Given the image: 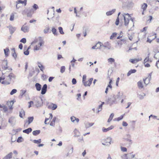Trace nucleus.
Here are the masks:
<instances>
[{"instance_id":"338daca9","label":"nucleus","mask_w":159,"mask_h":159,"mask_svg":"<svg viewBox=\"0 0 159 159\" xmlns=\"http://www.w3.org/2000/svg\"><path fill=\"white\" fill-rule=\"evenodd\" d=\"M122 125L124 126H127L128 125V124L126 122L123 121L122 122Z\"/></svg>"},{"instance_id":"39448f33","label":"nucleus","mask_w":159,"mask_h":159,"mask_svg":"<svg viewBox=\"0 0 159 159\" xmlns=\"http://www.w3.org/2000/svg\"><path fill=\"white\" fill-rule=\"evenodd\" d=\"M16 120L15 117L11 116L8 120V122L10 124L11 126H13L16 124Z\"/></svg>"},{"instance_id":"09e8293b","label":"nucleus","mask_w":159,"mask_h":159,"mask_svg":"<svg viewBox=\"0 0 159 159\" xmlns=\"http://www.w3.org/2000/svg\"><path fill=\"white\" fill-rule=\"evenodd\" d=\"M26 90H21L20 91V95L21 96H23V95L26 92Z\"/></svg>"},{"instance_id":"ddd939ff","label":"nucleus","mask_w":159,"mask_h":159,"mask_svg":"<svg viewBox=\"0 0 159 159\" xmlns=\"http://www.w3.org/2000/svg\"><path fill=\"white\" fill-rule=\"evenodd\" d=\"M6 79L8 81H11L12 78H15V76L12 73H10L7 76H6Z\"/></svg>"},{"instance_id":"0e129e2a","label":"nucleus","mask_w":159,"mask_h":159,"mask_svg":"<svg viewBox=\"0 0 159 159\" xmlns=\"http://www.w3.org/2000/svg\"><path fill=\"white\" fill-rule=\"evenodd\" d=\"M29 105L28 106L29 108H30L31 106V105L34 104V102L33 101H30V102H28Z\"/></svg>"},{"instance_id":"4be33fe9","label":"nucleus","mask_w":159,"mask_h":159,"mask_svg":"<svg viewBox=\"0 0 159 159\" xmlns=\"http://www.w3.org/2000/svg\"><path fill=\"white\" fill-rule=\"evenodd\" d=\"M32 131V129L31 128H29L27 129L23 130V132L24 133H25L27 134H29Z\"/></svg>"},{"instance_id":"603ef678","label":"nucleus","mask_w":159,"mask_h":159,"mask_svg":"<svg viewBox=\"0 0 159 159\" xmlns=\"http://www.w3.org/2000/svg\"><path fill=\"white\" fill-rule=\"evenodd\" d=\"M149 53L148 55V57L144 60V64L148 61L149 60Z\"/></svg>"},{"instance_id":"5fc2aeb1","label":"nucleus","mask_w":159,"mask_h":159,"mask_svg":"<svg viewBox=\"0 0 159 159\" xmlns=\"http://www.w3.org/2000/svg\"><path fill=\"white\" fill-rule=\"evenodd\" d=\"M126 141H127L129 143V145H131L132 144V141L130 139H125Z\"/></svg>"},{"instance_id":"a878e982","label":"nucleus","mask_w":159,"mask_h":159,"mask_svg":"<svg viewBox=\"0 0 159 159\" xmlns=\"http://www.w3.org/2000/svg\"><path fill=\"white\" fill-rule=\"evenodd\" d=\"M154 52L155 54L154 57L156 59H157L158 58H159V51H154Z\"/></svg>"},{"instance_id":"6e6d98bb","label":"nucleus","mask_w":159,"mask_h":159,"mask_svg":"<svg viewBox=\"0 0 159 159\" xmlns=\"http://www.w3.org/2000/svg\"><path fill=\"white\" fill-rule=\"evenodd\" d=\"M119 20L120 19L119 17H117L115 22V24L116 25H119Z\"/></svg>"},{"instance_id":"7c9ffc66","label":"nucleus","mask_w":159,"mask_h":159,"mask_svg":"<svg viewBox=\"0 0 159 159\" xmlns=\"http://www.w3.org/2000/svg\"><path fill=\"white\" fill-rule=\"evenodd\" d=\"M33 8L32 10L33 11H36L37 9L39 8V7L36 4H34L32 6Z\"/></svg>"},{"instance_id":"412c9836","label":"nucleus","mask_w":159,"mask_h":159,"mask_svg":"<svg viewBox=\"0 0 159 159\" xmlns=\"http://www.w3.org/2000/svg\"><path fill=\"white\" fill-rule=\"evenodd\" d=\"M12 153L11 152L5 156L3 159H10L12 157Z\"/></svg>"},{"instance_id":"bf43d9fd","label":"nucleus","mask_w":159,"mask_h":159,"mask_svg":"<svg viewBox=\"0 0 159 159\" xmlns=\"http://www.w3.org/2000/svg\"><path fill=\"white\" fill-rule=\"evenodd\" d=\"M72 82L73 84H76L77 83L76 79L75 78H73L72 79Z\"/></svg>"},{"instance_id":"ea45409f","label":"nucleus","mask_w":159,"mask_h":159,"mask_svg":"<svg viewBox=\"0 0 159 159\" xmlns=\"http://www.w3.org/2000/svg\"><path fill=\"white\" fill-rule=\"evenodd\" d=\"M134 35V33H132L131 34H128V38L130 40H132Z\"/></svg>"},{"instance_id":"58836bf2","label":"nucleus","mask_w":159,"mask_h":159,"mask_svg":"<svg viewBox=\"0 0 159 159\" xmlns=\"http://www.w3.org/2000/svg\"><path fill=\"white\" fill-rule=\"evenodd\" d=\"M117 34V33H113L111 36L110 37V39H112L116 37Z\"/></svg>"},{"instance_id":"a18cd8bd","label":"nucleus","mask_w":159,"mask_h":159,"mask_svg":"<svg viewBox=\"0 0 159 159\" xmlns=\"http://www.w3.org/2000/svg\"><path fill=\"white\" fill-rule=\"evenodd\" d=\"M98 43H100V44H98V45H99V47L98 46L97 48V49H101V47H103L104 44H103L102 43L100 42H98Z\"/></svg>"},{"instance_id":"0eeeda50","label":"nucleus","mask_w":159,"mask_h":159,"mask_svg":"<svg viewBox=\"0 0 159 159\" xmlns=\"http://www.w3.org/2000/svg\"><path fill=\"white\" fill-rule=\"evenodd\" d=\"M111 139V137H109L104 140V143H102V144L105 145H108L110 144Z\"/></svg>"},{"instance_id":"c756f323","label":"nucleus","mask_w":159,"mask_h":159,"mask_svg":"<svg viewBox=\"0 0 159 159\" xmlns=\"http://www.w3.org/2000/svg\"><path fill=\"white\" fill-rule=\"evenodd\" d=\"M25 115V112L24 110L23 109L21 110L20 111L19 116L21 118H23V116Z\"/></svg>"},{"instance_id":"a211bd4d","label":"nucleus","mask_w":159,"mask_h":159,"mask_svg":"<svg viewBox=\"0 0 159 159\" xmlns=\"http://www.w3.org/2000/svg\"><path fill=\"white\" fill-rule=\"evenodd\" d=\"M116 9H113L111 11L107 12L106 13V14L107 16H109L112 15L116 11Z\"/></svg>"},{"instance_id":"20e7f679","label":"nucleus","mask_w":159,"mask_h":159,"mask_svg":"<svg viewBox=\"0 0 159 159\" xmlns=\"http://www.w3.org/2000/svg\"><path fill=\"white\" fill-rule=\"evenodd\" d=\"M44 42L43 39H39V42L38 43V45H36L34 47V50H39L41 49L40 47L42 46Z\"/></svg>"},{"instance_id":"c9c22d12","label":"nucleus","mask_w":159,"mask_h":159,"mask_svg":"<svg viewBox=\"0 0 159 159\" xmlns=\"http://www.w3.org/2000/svg\"><path fill=\"white\" fill-rule=\"evenodd\" d=\"M114 116V114L113 113H112L110 115V117L107 120V122H110L111 120Z\"/></svg>"},{"instance_id":"49530a36","label":"nucleus","mask_w":159,"mask_h":159,"mask_svg":"<svg viewBox=\"0 0 159 159\" xmlns=\"http://www.w3.org/2000/svg\"><path fill=\"white\" fill-rule=\"evenodd\" d=\"M17 92V90L15 89H13L11 92L10 94L11 95H12Z\"/></svg>"},{"instance_id":"79ce46f5","label":"nucleus","mask_w":159,"mask_h":159,"mask_svg":"<svg viewBox=\"0 0 159 159\" xmlns=\"http://www.w3.org/2000/svg\"><path fill=\"white\" fill-rule=\"evenodd\" d=\"M138 86L139 88L142 89L143 87L142 83L141 82H139L138 83Z\"/></svg>"},{"instance_id":"c85d7f7f","label":"nucleus","mask_w":159,"mask_h":159,"mask_svg":"<svg viewBox=\"0 0 159 159\" xmlns=\"http://www.w3.org/2000/svg\"><path fill=\"white\" fill-rule=\"evenodd\" d=\"M28 124H30L34 120V117L33 116L29 117H28Z\"/></svg>"},{"instance_id":"5701e85b","label":"nucleus","mask_w":159,"mask_h":159,"mask_svg":"<svg viewBox=\"0 0 159 159\" xmlns=\"http://www.w3.org/2000/svg\"><path fill=\"white\" fill-rule=\"evenodd\" d=\"M94 125V123H90L87 122L85 124V127L86 128H88Z\"/></svg>"},{"instance_id":"680f3d73","label":"nucleus","mask_w":159,"mask_h":159,"mask_svg":"<svg viewBox=\"0 0 159 159\" xmlns=\"http://www.w3.org/2000/svg\"><path fill=\"white\" fill-rule=\"evenodd\" d=\"M98 44H100V43H98L95 45L93 46L92 47V49H97V48L98 46Z\"/></svg>"},{"instance_id":"1a4fd4ad","label":"nucleus","mask_w":159,"mask_h":159,"mask_svg":"<svg viewBox=\"0 0 159 159\" xmlns=\"http://www.w3.org/2000/svg\"><path fill=\"white\" fill-rule=\"evenodd\" d=\"M16 7L18 9L20 7H18L17 4L19 3H24V6H25L27 4V0H24V1H22L21 0H18L16 1Z\"/></svg>"},{"instance_id":"4d7b16f0","label":"nucleus","mask_w":159,"mask_h":159,"mask_svg":"<svg viewBox=\"0 0 159 159\" xmlns=\"http://www.w3.org/2000/svg\"><path fill=\"white\" fill-rule=\"evenodd\" d=\"M14 15L13 14H11L10 16V20L11 21H13L14 20Z\"/></svg>"},{"instance_id":"aec40b11","label":"nucleus","mask_w":159,"mask_h":159,"mask_svg":"<svg viewBox=\"0 0 159 159\" xmlns=\"http://www.w3.org/2000/svg\"><path fill=\"white\" fill-rule=\"evenodd\" d=\"M52 106V110H55L57 108V106L56 104L53 103H51V105H49L48 107V108H50Z\"/></svg>"},{"instance_id":"c03bdc74","label":"nucleus","mask_w":159,"mask_h":159,"mask_svg":"<svg viewBox=\"0 0 159 159\" xmlns=\"http://www.w3.org/2000/svg\"><path fill=\"white\" fill-rule=\"evenodd\" d=\"M143 95L141 94H139L138 95V97L140 99H143V98L145 96V94L143 93Z\"/></svg>"},{"instance_id":"2f4dec72","label":"nucleus","mask_w":159,"mask_h":159,"mask_svg":"<svg viewBox=\"0 0 159 159\" xmlns=\"http://www.w3.org/2000/svg\"><path fill=\"white\" fill-rule=\"evenodd\" d=\"M113 97L115 98V101L117 99L118 100H120V96L119 95V93H118V94L114 95Z\"/></svg>"},{"instance_id":"f8f14e48","label":"nucleus","mask_w":159,"mask_h":159,"mask_svg":"<svg viewBox=\"0 0 159 159\" xmlns=\"http://www.w3.org/2000/svg\"><path fill=\"white\" fill-rule=\"evenodd\" d=\"M47 85L46 84H44L43 86V87L42 88L41 90V94L43 95L45 94L47 90Z\"/></svg>"},{"instance_id":"a19ab883","label":"nucleus","mask_w":159,"mask_h":159,"mask_svg":"<svg viewBox=\"0 0 159 159\" xmlns=\"http://www.w3.org/2000/svg\"><path fill=\"white\" fill-rule=\"evenodd\" d=\"M58 30H59V32L61 34H64V32L63 31V29L62 27H59Z\"/></svg>"},{"instance_id":"b1692460","label":"nucleus","mask_w":159,"mask_h":159,"mask_svg":"<svg viewBox=\"0 0 159 159\" xmlns=\"http://www.w3.org/2000/svg\"><path fill=\"white\" fill-rule=\"evenodd\" d=\"M142 60V59L140 58V59H131L129 60V61L133 63H134L135 62H138L139 61H140Z\"/></svg>"},{"instance_id":"774afa93","label":"nucleus","mask_w":159,"mask_h":159,"mask_svg":"<svg viewBox=\"0 0 159 159\" xmlns=\"http://www.w3.org/2000/svg\"><path fill=\"white\" fill-rule=\"evenodd\" d=\"M156 66L157 67V68H159V59L156 62Z\"/></svg>"},{"instance_id":"e2e57ef3","label":"nucleus","mask_w":159,"mask_h":159,"mask_svg":"<svg viewBox=\"0 0 159 159\" xmlns=\"http://www.w3.org/2000/svg\"><path fill=\"white\" fill-rule=\"evenodd\" d=\"M28 11V10L27 9H25L23 11L22 13L23 15H25L27 13Z\"/></svg>"},{"instance_id":"3c124183","label":"nucleus","mask_w":159,"mask_h":159,"mask_svg":"<svg viewBox=\"0 0 159 159\" xmlns=\"http://www.w3.org/2000/svg\"><path fill=\"white\" fill-rule=\"evenodd\" d=\"M102 105H100L98 106V111L97 112V113H98L99 111H101L102 109Z\"/></svg>"},{"instance_id":"69168bd1","label":"nucleus","mask_w":159,"mask_h":159,"mask_svg":"<svg viewBox=\"0 0 159 159\" xmlns=\"http://www.w3.org/2000/svg\"><path fill=\"white\" fill-rule=\"evenodd\" d=\"M12 56L14 57L15 59H16L17 57V55L15 52L12 53Z\"/></svg>"},{"instance_id":"8fccbe9b","label":"nucleus","mask_w":159,"mask_h":159,"mask_svg":"<svg viewBox=\"0 0 159 159\" xmlns=\"http://www.w3.org/2000/svg\"><path fill=\"white\" fill-rule=\"evenodd\" d=\"M121 150L123 152H126L127 151V148L122 147H120Z\"/></svg>"},{"instance_id":"bb28decb","label":"nucleus","mask_w":159,"mask_h":159,"mask_svg":"<svg viewBox=\"0 0 159 159\" xmlns=\"http://www.w3.org/2000/svg\"><path fill=\"white\" fill-rule=\"evenodd\" d=\"M9 50L8 48H6L5 49H4V51L5 56L6 57L8 56V52L9 51Z\"/></svg>"},{"instance_id":"9b49d317","label":"nucleus","mask_w":159,"mask_h":159,"mask_svg":"<svg viewBox=\"0 0 159 159\" xmlns=\"http://www.w3.org/2000/svg\"><path fill=\"white\" fill-rule=\"evenodd\" d=\"M21 30L24 33L28 32L29 30V27L28 26L24 25L21 28Z\"/></svg>"},{"instance_id":"f03ea898","label":"nucleus","mask_w":159,"mask_h":159,"mask_svg":"<svg viewBox=\"0 0 159 159\" xmlns=\"http://www.w3.org/2000/svg\"><path fill=\"white\" fill-rule=\"evenodd\" d=\"M86 75H84L83 76L82 81V83L85 87L90 86L92 84L93 79V78H91L88 80L87 81V82H89V83L88 84L86 83Z\"/></svg>"},{"instance_id":"9d476101","label":"nucleus","mask_w":159,"mask_h":159,"mask_svg":"<svg viewBox=\"0 0 159 159\" xmlns=\"http://www.w3.org/2000/svg\"><path fill=\"white\" fill-rule=\"evenodd\" d=\"M115 101H116L115 99V98L113 96L112 97L108 99L107 103L108 104H109L110 105H111L113 103H115Z\"/></svg>"},{"instance_id":"393cba45","label":"nucleus","mask_w":159,"mask_h":159,"mask_svg":"<svg viewBox=\"0 0 159 159\" xmlns=\"http://www.w3.org/2000/svg\"><path fill=\"white\" fill-rule=\"evenodd\" d=\"M40 133V130H36L34 131L33 132V134L34 136H36L39 134Z\"/></svg>"},{"instance_id":"423d86ee","label":"nucleus","mask_w":159,"mask_h":159,"mask_svg":"<svg viewBox=\"0 0 159 159\" xmlns=\"http://www.w3.org/2000/svg\"><path fill=\"white\" fill-rule=\"evenodd\" d=\"M126 43V40L125 39H121L120 40H118L117 41L116 44L117 45L116 46V47H117V46L119 47L120 48L122 45L123 44H125Z\"/></svg>"},{"instance_id":"4c0bfd02","label":"nucleus","mask_w":159,"mask_h":159,"mask_svg":"<svg viewBox=\"0 0 159 159\" xmlns=\"http://www.w3.org/2000/svg\"><path fill=\"white\" fill-rule=\"evenodd\" d=\"M108 61L110 64H112L113 62H115V60L114 58H111L108 59Z\"/></svg>"},{"instance_id":"f704fd0d","label":"nucleus","mask_w":159,"mask_h":159,"mask_svg":"<svg viewBox=\"0 0 159 159\" xmlns=\"http://www.w3.org/2000/svg\"><path fill=\"white\" fill-rule=\"evenodd\" d=\"M124 115H125V114L124 115H121L120 117H118L117 118H115L114 119L115 120L119 121L121 120L123 118Z\"/></svg>"},{"instance_id":"37998d69","label":"nucleus","mask_w":159,"mask_h":159,"mask_svg":"<svg viewBox=\"0 0 159 159\" xmlns=\"http://www.w3.org/2000/svg\"><path fill=\"white\" fill-rule=\"evenodd\" d=\"M128 0H119V1L120 3L124 4L127 2Z\"/></svg>"},{"instance_id":"7ed1b4c3","label":"nucleus","mask_w":159,"mask_h":159,"mask_svg":"<svg viewBox=\"0 0 159 159\" xmlns=\"http://www.w3.org/2000/svg\"><path fill=\"white\" fill-rule=\"evenodd\" d=\"M36 100H34L35 102H36L35 106L37 107H40L43 105V100L40 97H37Z\"/></svg>"},{"instance_id":"6e6552de","label":"nucleus","mask_w":159,"mask_h":159,"mask_svg":"<svg viewBox=\"0 0 159 159\" xmlns=\"http://www.w3.org/2000/svg\"><path fill=\"white\" fill-rule=\"evenodd\" d=\"M152 73H150L148 76L146 78L143 79V81L145 84L146 85L148 84L151 78Z\"/></svg>"},{"instance_id":"4468645a","label":"nucleus","mask_w":159,"mask_h":159,"mask_svg":"<svg viewBox=\"0 0 159 159\" xmlns=\"http://www.w3.org/2000/svg\"><path fill=\"white\" fill-rule=\"evenodd\" d=\"M10 33L11 34H12L16 30V28L14 27H13L11 26H9L8 27Z\"/></svg>"},{"instance_id":"f257e3e1","label":"nucleus","mask_w":159,"mask_h":159,"mask_svg":"<svg viewBox=\"0 0 159 159\" xmlns=\"http://www.w3.org/2000/svg\"><path fill=\"white\" fill-rule=\"evenodd\" d=\"M124 20L125 24V26L127 27H130L131 28L134 26L133 20L130 14L127 13H123L122 14Z\"/></svg>"},{"instance_id":"052dcab7","label":"nucleus","mask_w":159,"mask_h":159,"mask_svg":"<svg viewBox=\"0 0 159 159\" xmlns=\"http://www.w3.org/2000/svg\"><path fill=\"white\" fill-rule=\"evenodd\" d=\"M29 48H28V49L27 50L25 51L24 52V54L25 55H28L29 54V51H28V49H29Z\"/></svg>"},{"instance_id":"dca6fc26","label":"nucleus","mask_w":159,"mask_h":159,"mask_svg":"<svg viewBox=\"0 0 159 159\" xmlns=\"http://www.w3.org/2000/svg\"><path fill=\"white\" fill-rule=\"evenodd\" d=\"M37 64H38V66L40 70L43 72V70L45 68L43 66L40 62H38Z\"/></svg>"},{"instance_id":"f3484780","label":"nucleus","mask_w":159,"mask_h":159,"mask_svg":"<svg viewBox=\"0 0 159 159\" xmlns=\"http://www.w3.org/2000/svg\"><path fill=\"white\" fill-rule=\"evenodd\" d=\"M70 119H71V121L72 122L74 123H75V121H76V122L77 123H78L79 121V119L78 118H76L74 116H71L70 117Z\"/></svg>"},{"instance_id":"de8ad7c7","label":"nucleus","mask_w":159,"mask_h":159,"mask_svg":"<svg viewBox=\"0 0 159 159\" xmlns=\"http://www.w3.org/2000/svg\"><path fill=\"white\" fill-rule=\"evenodd\" d=\"M65 66H62L61 68L60 72L61 73H63L65 72Z\"/></svg>"},{"instance_id":"864d4df0","label":"nucleus","mask_w":159,"mask_h":159,"mask_svg":"<svg viewBox=\"0 0 159 159\" xmlns=\"http://www.w3.org/2000/svg\"><path fill=\"white\" fill-rule=\"evenodd\" d=\"M22 137H19L18 138V139H17V142L18 143L21 142H22Z\"/></svg>"},{"instance_id":"13d9d810","label":"nucleus","mask_w":159,"mask_h":159,"mask_svg":"<svg viewBox=\"0 0 159 159\" xmlns=\"http://www.w3.org/2000/svg\"><path fill=\"white\" fill-rule=\"evenodd\" d=\"M26 40L25 38H23L20 40V42L25 43H26Z\"/></svg>"},{"instance_id":"6ab92c4d","label":"nucleus","mask_w":159,"mask_h":159,"mask_svg":"<svg viewBox=\"0 0 159 159\" xmlns=\"http://www.w3.org/2000/svg\"><path fill=\"white\" fill-rule=\"evenodd\" d=\"M35 87L36 90L38 91H39L41 89V85L39 83H37L35 84Z\"/></svg>"},{"instance_id":"cd10ccee","label":"nucleus","mask_w":159,"mask_h":159,"mask_svg":"<svg viewBox=\"0 0 159 159\" xmlns=\"http://www.w3.org/2000/svg\"><path fill=\"white\" fill-rule=\"evenodd\" d=\"M75 137H78L80 136V133L79 131L76 129H75L74 131Z\"/></svg>"},{"instance_id":"2eb2a0df","label":"nucleus","mask_w":159,"mask_h":159,"mask_svg":"<svg viewBox=\"0 0 159 159\" xmlns=\"http://www.w3.org/2000/svg\"><path fill=\"white\" fill-rule=\"evenodd\" d=\"M113 128L114 126L112 125L107 128L103 127L102 128V131L103 132H106L111 129H112Z\"/></svg>"},{"instance_id":"72a5a7b5","label":"nucleus","mask_w":159,"mask_h":159,"mask_svg":"<svg viewBox=\"0 0 159 159\" xmlns=\"http://www.w3.org/2000/svg\"><path fill=\"white\" fill-rule=\"evenodd\" d=\"M52 33L55 35H57V30L54 27H52Z\"/></svg>"},{"instance_id":"473e14b6","label":"nucleus","mask_w":159,"mask_h":159,"mask_svg":"<svg viewBox=\"0 0 159 159\" xmlns=\"http://www.w3.org/2000/svg\"><path fill=\"white\" fill-rule=\"evenodd\" d=\"M148 7L147 4L146 3H144L142 5L141 8L143 10V11H145Z\"/></svg>"},{"instance_id":"e433bc0d","label":"nucleus","mask_w":159,"mask_h":159,"mask_svg":"<svg viewBox=\"0 0 159 159\" xmlns=\"http://www.w3.org/2000/svg\"><path fill=\"white\" fill-rule=\"evenodd\" d=\"M33 142L35 143L39 144L41 142V139H39L38 140H32Z\"/></svg>"}]
</instances>
